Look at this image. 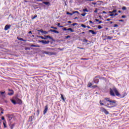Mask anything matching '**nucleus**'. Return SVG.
I'll list each match as a JSON object with an SVG mask.
<instances>
[{"mask_svg": "<svg viewBox=\"0 0 129 129\" xmlns=\"http://www.w3.org/2000/svg\"><path fill=\"white\" fill-rule=\"evenodd\" d=\"M25 50L26 51L28 50H31V48L30 47H25Z\"/></svg>", "mask_w": 129, "mask_h": 129, "instance_id": "obj_39", "label": "nucleus"}, {"mask_svg": "<svg viewBox=\"0 0 129 129\" xmlns=\"http://www.w3.org/2000/svg\"><path fill=\"white\" fill-rule=\"evenodd\" d=\"M94 82L95 83H98V82H99V80L98 79H97V78H96V77H95V78L94 79Z\"/></svg>", "mask_w": 129, "mask_h": 129, "instance_id": "obj_17", "label": "nucleus"}, {"mask_svg": "<svg viewBox=\"0 0 129 129\" xmlns=\"http://www.w3.org/2000/svg\"><path fill=\"white\" fill-rule=\"evenodd\" d=\"M49 32H52L53 33H55L56 34H59V31L55 30L50 29Z\"/></svg>", "mask_w": 129, "mask_h": 129, "instance_id": "obj_16", "label": "nucleus"}, {"mask_svg": "<svg viewBox=\"0 0 129 129\" xmlns=\"http://www.w3.org/2000/svg\"><path fill=\"white\" fill-rule=\"evenodd\" d=\"M73 14H79V12L78 11H74L73 12Z\"/></svg>", "mask_w": 129, "mask_h": 129, "instance_id": "obj_35", "label": "nucleus"}, {"mask_svg": "<svg viewBox=\"0 0 129 129\" xmlns=\"http://www.w3.org/2000/svg\"><path fill=\"white\" fill-rule=\"evenodd\" d=\"M105 100H106V101H108V102H110L112 100H110L109 98H105Z\"/></svg>", "mask_w": 129, "mask_h": 129, "instance_id": "obj_26", "label": "nucleus"}, {"mask_svg": "<svg viewBox=\"0 0 129 129\" xmlns=\"http://www.w3.org/2000/svg\"><path fill=\"white\" fill-rule=\"evenodd\" d=\"M118 22H124V21L122 19H120L118 20Z\"/></svg>", "mask_w": 129, "mask_h": 129, "instance_id": "obj_53", "label": "nucleus"}, {"mask_svg": "<svg viewBox=\"0 0 129 129\" xmlns=\"http://www.w3.org/2000/svg\"><path fill=\"white\" fill-rule=\"evenodd\" d=\"M81 27H82L83 28H87L86 25H84V24H81Z\"/></svg>", "mask_w": 129, "mask_h": 129, "instance_id": "obj_33", "label": "nucleus"}, {"mask_svg": "<svg viewBox=\"0 0 129 129\" xmlns=\"http://www.w3.org/2000/svg\"><path fill=\"white\" fill-rule=\"evenodd\" d=\"M71 36H70V35H68L66 37V39H68V38H70Z\"/></svg>", "mask_w": 129, "mask_h": 129, "instance_id": "obj_52", "label": "nucleus"}, {"mask_svg": "<svg viewBox=\"0 0 129 129\" xmlns=\"http://www.w3.org/2000/svg\"><path fill=\"white\" fill-rule=\"evenodd\" d=\"M37 15H35L34 17L32 18V20H34V19H36V18H37Z\"/></svg>", "mask_w": 129, "mask_h": 129, "instance_id": "obj_37", "label": "nucleus"}, {"mask_svg": "<svg viewBox=\"0 0 129 129\" xmlns=\"http://www.w3.org/2000/svg\"><path fill=\"white\" fill-rule=\"evenodd\" d=\"M42 4H44V5H46V6H48L49 7V6H51V4H50V2H43Z\"/></svg>", "mask_w": 129, "mask_h": 129, "instance_id": "obj_15", "label": "nucleus"}, {"mask_svg": "<svg viewBox=\"0 0 129 129\" xmlns=\"http://www.w3.org/2000/svg\"><path fill=\"white\" fill-rule=\"evenodd\" d=\"M127 95V94H126V93L124 92V93H123L122 94H120V96L119 97H120V98H123L125 96H126Z\"/></svg>", "mask_w": 129, "mask_h": 129, "instance_id": "obj_11", "label": "nucleus"}, {"mask_svg": "<svg viewBox=\"0 0 129 129\" xmlns=\"http://www.w3.org/2000/svg\"><path fill=\"white\" fill-rule=\"evenodd\" d=\"M68 23H69V24H71V23H72V22L69 21H68Z\"/></svg>", "mask_w": 129, "mask_h": 129, "instance_id": "obj_64", "label": "nucleus"}, {"mask_svg": "<svg viewBox=\"0 0 129 129\" xmlns=\"http://www.w3.org/2000/svg\"><path fill=\"white\" fill-rule=\"evenodd\" d=\"M67 15H70V16H73L74 14H73V13H70V12H67Z\"/></svg>", "mask_w": 129, "mask_h": 129, "instance_id": "obj_27", "label": "nucleus"}, {"mask_svg": "<svg viewBox=\"0 0 129 129\" xmlns=\"http://www.w3.org/2000/svg\"><path fill=\"white\" fill-rule=\"evenodd\" d=\"M112 12V13L113 14V13H116V12H117V11L116 10H114Z\"/></svg>", "mask_w": 129, "mask_h": 129, "instance_id": "obj_48", "label": "nucleus"}, {"mask_svg": "<svg viewBox=\"0 0 129 129\" xmlns=\"http://www.w3.org/2000/svg\"><path fill=\"white\" fill-rule=\"evenodd\" d=\"M9 91H11L12 92L11 93H8V95H14V90H13L12 89H8Z\"/></svg>", "mask_w": 129, "mask_h": 129, "instance_id": "obj_14", "label": "nucleus"}, {"mask_svg": "<svg viewBox=\"0 0 129 129\" xmlns=\"http://www.w3.org/2000/svg\"><path fill=\"white\" fill-rule=\"evenodd\" d=\"M0 110H2V111H4V110L3 108H0Z\"/></svg>", "mask_w": 129, "mask_h": 129, "instance_id": "obj_62", "label": "nucleus"}, {"mask_svg": "<svg viewBox=\"0 0 129 129\" xmlns=\"http://www.w3.org/2000/svg\"><path fill=\"white\" fill-rule=\"evenodd\" d=\"M122 10H123V11H125V10H126V7H123L122 8Z\"/></svg>", "mask_w": 129, "mask_h": 129, "instance_id": "obj_41", "label": "nucleus"}, {"mask_svg": "<svg viewBox=\"0 0 129 129\" xmlns=\"http://www.w3.org/2000/svg\"><path fill=\"white\" fill-rule=\"evenodd\" d=\"M108 14H113L112 11H109L108 12Z\"/></svg>", "mask_w": 129, "mask_h": 129, "instance_id": "obj_58", "label": "nucleus"}, {"mask_svg": "<svg viewBox=\"0 0 129 129\" xmlns=\"http://www.w3.org/2000/svg\"><path fill=\"white\" fill-rule=\"evenodd\" d=\"M95 21H96V22H99V20L97 19H96Z\"/></svg>", "mask_w": 129, "mask_h": 129, "instance_id": "obj_61", "label": "nucleus"}, {"mask_svg": "<svg viewBox=\"0 0 129 129\" xmlns=\"http://www.w3.org/2000/svg\"><path fill=\"white\" fill-rule=\"evenodd\" d=\"M81 16H82L83 17H85L86 15V13H84L83 14H81Z\"/></svg>", "mask_w": 129, "mask_h": 129, "instance_id": "obj_38", "label": "nucleus"}, {"mask_svg": "<svg viewBox=\"0 0 129 129\" xmlns=\"http://www.w3.org/2000/svg\"><path fill=\"white\" fill-rule=\"evenodd\" d=\"M2 120H5V117L2 116Z\"/></svg>", "mask_w": 129, "mask_h": 129, "instance_id": "obj_57", "label": "nucleus"}, {"mask_svg": "<svg viewBox=\"0 0 129 129\" xmlns=\"http://www.w3.org/2000/svg\"><path fill=\"white\" fill-rule=\"evenodd\" d=\"M122 19H124L125 18H126V16L125 15H122L121 16Z\"/></svg>", "mask_w": 129, "mask_h": 129, "instance_id": "obj_45", "label": "nucleus"}, {"mask_svg": "<svg viewBox=\"0 0 129 129\" xmlns=\"http://www.w3.org/2000/svg\"><path fill=\"white\" fill-rule=\"evenodd\" d=\"M37 5H39V6H43V4H42V3H37Z\"/></svg>", "mask_w": 129, "mask_h": 129, "instance_id": "obj_51", "label": "nucleus"}, {"mask_svg": "<svg viewBox=\"0 0 129 129\" xmlns=\"http://www.w3.org/2000/svg\"><path fill=\"white\" fill-rule=\"evenodd\" d=\"M46 50H50V51H51V50H55V48H51L50 47H47Z\"/></svg>", "mask_w": 129, "mask_h": 129, "instance_id": "obj_30", "label": "nucleus"}, {"mask_svg": "<svg viewBox=\"0 0 129 129\" xmlns=\"http://www.w3.org/2000/svg\"><path fill=\"white\" fill-rule=\"evenodd\" d=\"M47 111H48V105H46L45 107V109L43 111V114H46V113H47Z\"/></svg>", "mask_w": 129, "mask_h": 129, "instance_id": "obj_10", "label": "nucleus"}, {"mask_svg": "<svg viewBox=\"0 0 129 129\" xmlns=\"http://www.w3.org/2000/svg\"><path fill=\"white\" fill-rule=\"evenodd\" d=\"M106 21H111V19H107Z\"/></svg>", "mask_w": 129, "mask_h": 129, "instance_id": "obj_59", "label": "nucleus"}, {"mask_svg": "<svg viewBox=\"0 0 129 129\" xmlns=\"http://www.w3.org/2000/svg\"><path fill=\"white\" fill-rule=\"evenodd\" d=\"M7 116H8L10 121H11V120H12V119H13V115L8 114Z\"/></svg>", "mask_w": 129, "mask_h": 129, "instance_id": "obj_13", "label": "nucleus"}, {"mask_svg": "<svg viewBox=\"0 0 129 129\" xmlns=\"http://www.w3.org/2000/svg\"><path fill=\"white\" fill-rule=\"evenodd\" d=\"M77 25H78V24L75 23L72 24V26H77Z\"/></svg>", "mask_w": 129, "mask_h": 129, "instance_id": "obj_42", "label": "nucleus"}, {"mask_svg": "<svg viewBox=\"0 0 129 129\" xmlns=\"http://www.w3.org/2000/svg\"><path fill=\"white\" fill-rule=\"evenodd\" d=\"M101 23H102V21H99L97 24L99 25V24H101Z\"/></svg>", "mask_w": 129, "mask_h": 129, "instance_id": "obj_46", "label": "nucleus"}, {"mask_svg": "<svg viewBox=\"0 0 129 129\" xmlns=\"http://www.w3.org/2000/svg\"><path fill=\"white\" fill-rule=\"evenodd\" d=\"M89 33H91L92 34V35H96V32H94V31H93L92 30H89Z\"/></svg>", "mask_w": 129, "mask_h": 129, "instance_id": "obj_19", "label": "nucleus"}, {"mask_svg": "<svg viewBox=\"0 0 129 129\" xmlns=\"http://www.w3.org/2000/svg\"><path fill=\"white\" fill-rule=\"evenodd\" d=\"M37 38H41L42 40H44V37L42 36H37Z\"/></svg>", "mask_w": 129, "mask_h": 129, "instance_id": "obj_34", "label": "nucleus"}, {"mask_svg": "<svg viewBox=\"0 0 129 129\" xmlns=\"http://www.w3.org/2000/svg\"><path fill=\"white\" fill-rule=\"evenodd\" d=\"M114 27H118V25H117V24H114Z\"/></svg>", "mask_w": 129, "mask_h": 129, "instance_id": "obj_54", "label": "nucleus"}, {"mask_svg": "<svg viewBox=\"0 0 129 129\" xmlns=\"http://www.w3.org/2000/svg\"><path fill=\"white\" fill-rule=\"evenodd\" d=\"M96 78H99L100 79H102V80H105V78L101 77L100 76H96Z\"/></svg>", "mask_w": 129, "mask_h": 129, "instance_id": "obj_20", "label": "nucleus"}, {"mask_svg": "<svg viewBox=\"0 0 129 129\" xmlns=\"http://www.w3.org/2000/svg\"><path fill=\"white\" fill-rule=\"evenodd\" d=\"M102 112H104L105 114H109V112H108V111L106 110V109L101 107L100 108Z\"/></svg>", "mask_w": 129, "mask_h": 129, "instance_id": "obj_5", "label": "nucleus"}, {"mask_svg": "<svg viewBox=\"0 0 129 129\" xmlns=\"http://www.w3.org/2000/svg\"><path fill=\"white\" fill-rule=\"evenodd\" d=\"M93 87L94 88H96L98 87V86H97V85H94V86H93Z\"/></svg>", "mask_w": 129, "mask_h": 129, "instance_id": "obj_56", "label": "nucleus"}, {"mask_svg": "<svg viewBox=\"0 0 129 129\" xmlns=\"http://www.w3.org/2000/svg\"><path fill=\"white\" fill-rule=\"evenodd\" d=\"M62 30L63 31H66L67 32V31H70V32H74V30L72 29V28H69L68 29L66 28V27H63L62 28Z\"/></svg>", "mask_w": 129, "mask_h": 129, "instance_id": "obj_6", "label": "nucleus"}, {"mask_svg": "<svg viewBox=\"0 0 129 129\" xmlns=\"http://www.w3.org/2000/svg\"><path fill=\"white\" fill-rule=\"evenodd\" d=\"M0 93L1 94V95L3 97H6V95H5V94L6 93V91L4 92H0Z\"/></svg>", "mask_w": 129, "mask_h": 129, "instance_id": "obj_22", "label": "nucleus"}, {"mask_svg": "<svg viewBox=\"0 0 129 129\" xmlns=\"http://www.w3.org/2000/svg\"><path fill=\"white\" fill-rule=\"evenodd\" d=\"M78 49H81V50H84V48H83V47H78Z\"/></svg>", "mask_w": 129, "mask_h": 129, "instance_id": "obj_47", "label": "nucleus"}, {"mask_svg": "<svg viewBox=\"0 0 129 129\" xmlns=\"http://www.w3.org/2000/svg\"><path fill=\"white\" fill-rule=\"evenodd\" d=\"M9 29H11V25L7 24L5 26L4 30L5 31H8Z\"/></svg>", "mask_w": 129, "mask_h": 129, "instance_id": "obj_9", "label": "nucleus"}, {"mask_svg": "<svg viewBox=\"0 0 129 129\" xmlns=\"http://www.w3.org/2000/svg\"><path fill=\"white\" fill-rule=\"evenodd\" d=\"M37 31L38 32H41V34H42V35H47V34H48V32L44 31L43 30V29L37 30Z\"/></svg>", "mask_w": 129, "mask_h": 129, "instance_id": "obj_7", "label": "nucleus"}, {"mask_svg": "<svg viewBox=\"0 0 129 129\" xmlns=\"http://www.w3.org/2000/svg\"><path fill=\"white\" fill-rule=\"evenodd\" d=\"M83 12H87V13H88L89 11L87 10V9H83Z\"/></svg>", "mask_w": 129, "mask_h": 129, "instance_id": "obj_36", "label": "nucleus"}, {"mask_svg": "<svg viewBox=\"0 0 129 129\" xmlns=\"http://www.w3.org/2000/svg\"><path fill=\"white\" fill-rule=\"evenodd\" d=\"M3 125H4V128L8 127V126H7V121H6V120H5L3 121Z\"/></svg>", "mask_w": 129, "mask_h": 129, "instance_id": "obj_21", "label": "nucleus"}, {"mask_svg": "<svg viewBox=\"0 0 129 129\" xmlns=\"http://www.w3.org/2000/svg\"><path fill=\"white\" fill-rule=\"evenodd\" d=\"M39 43H42V44H49L50 41L48 40H39Z\"/></svg>", "mask_w": 129, "mask_h": 129, "instance_id": "obj_8", "label": "nucleus"}, {"mask_svg": "<svg viewBox=\"0 0 129 129\" xmlns=\"http://www.w3.org/2000/svg\"><path fill=\"white\" fill-rule=\"evenodd\" d=\"M16 102L18 104H22V100H21V99H20L19 98H17L16 99Z\"/></svg>", "mask_w": 129, "mask_h": 129, "instance_id": "obj_12", "label": "nucleus"}, {"mask_svg": "<svg viewBox=\"0 0 129 129\" xmlns=\"http://www.w3.org/2000/svg\"><path fill=\"white\" fill-rule=\"evenodd\" d=\"M15 125H16V123H14L12 124H11V125L10 126V127L11 129L14 128V127H15Z\"/></svg>", "mask_w": 129, "mask_h": 129, "instance_id": "obj_25", "label": "nucleus"}, {"mask_svg": "<svg viewBox=\"0 0 129 129\" xmlns=\"http://www.w3.org/2000/svg\"><path fill=\"white\" fill-rule=\"evenodd\" d=\"M114 92L115 94H114ZM110 95L111 96H115V95L119 97L120 96V94L118 92V91H117V89L115 87H113L112 89L110 88Z\"/></svg>", "mask_w": 129, "mask_h": 129, "instance_id": "obj_1", "label": "nucleus"}, {"mask_svg": "<svg viewBox=\"0 0 129 129\" xmlns=\"http://www.w3.org/2000/svg\"><path fill=\"white\" fill-rule=\"evenodd\" d=\"M89 22L90 23V24H94L93 22H92L91 20H89Z\"/></svg>", "mask_w": 129, "mask_h": 129, "instance_id": "obj_55", "label": "nucleus"}, {"mask_svg": "<svg viewBox=\"0 0 129 129\" xmlns=\"http://www.w3.org/2000/svg\"><path fill=\"white\" fill-rule=\"evenodd\" d=\"M37 115H39V113H40V110L38 109L37 110Z\"/></svg>", "mask_w": 129, "mask_h": 129, "instance_id": "obj_43", "label": "nucleus"}, {"mask_svg": "<svg viewBox=\"0 0 129 129\" xmlns=\"http://www.w3.org/2000/svg\"><path fill=\"white\" fill-rule=\"evenodd\" d=\"M83 42H85L86 43H87V42H88V40L87 39H84Z\"/></svg>", "mask_w": 129, "mask_h": 129, "instance_id": "obj_49", "label": "nucleus"}, {"mask_svg": "<svg viewBox=\"0 0 129 129\" xmlns=\"http://www.w3.org/2000/svg\"><path fill=\"white\" fill-rule=\"evenodd\" d=\"M17 39L19 41H23V42H27V40H26L22 38H20V37H19V36L17 37Z\"/></svg>", "mask_w": 129, "mask_h": 129, "instance_id": "obj_18", "label": "nucleus"}, {"mask_svg": "<svg viewBox=\"0 0 129 129\" xmlns=\"http://www.w3.org/2000/svg\"><path fill=\"white\" fill-rule=\"evenodd\" d=\"M92 84L90 83V84L88 85V87H91Z\"/></svg>", "mask_w": 129, "mask_h": 129, "instance_id": "obj_50", "label": "nucleus"}, {"mask_svg": "<svg viewBox=\"0 0 129 129\" xmlns=\"http://www.w3.org/2000/svg\"><path fill=\"white\" fill-rule=\"evenodd\" d=\"M98 29H102V27L100 25H98V27H97Z\"/></svg>", "mask_w": 129, "mask_h": 129, "instance_id": "obj_40", "label": "nucleus"}, {"mask_svg": "<svg viewBox=\"0 0 129 129\" xmlns=\"http://www.w3.org/2000/svg\"><path fill=\"white\" fill-rule=\"evenodd\" d=\"M44 37H44L43 40H48V39L51 40L52 42H55V39H54L52 37L50 36L49 35H44Z\"/></svg>", "mask_w": 129, "mask_h": 129, "instance_id": "obj_4", "label": "nucleus"}, {"mask_svg": "<svg viewBox=\"0 0 129 129\" xmlns=\"http://www.w3.org/2000/svg\"><path fill=\"white\" fill-rule=\"evenodd\" d=\"M60 95H61V99H62L63 101H65V99L64 98V96H63V95H62V94H61Z\"/></svg>", "mask_w": 129, "mask_h": 129, "instance_id": "obj_28", "label": "nucleus"}, {"mask_svg": "<svg viewBox=\"0 0 129 129\" xmlns=\"http://www.w3.org/2000/svg\"><path fill=\"white\" fill-rule=\"evenodd\" d=\"M43 54H46V55H49V56H52V55H56V52H49L43 51L42 52Z\"/></svg>", "mask_w": 129, "mask_h": 129, "instance_id": "obj_3", "label": "nucleus"}, {"mask_svg": "<svg viewBox=\"0 0 129 129\" xmlns=\"http://www.w3.org/2000/svg\"><path fill=\"white\" fill-rule=\"evenodd\" d=\"M109 16L110 17H113V16H114V14H113V13L110 14H109Z\"/></svg>", "mask_w": 129, "mask_h": 129, "instance_id": "obj_44", "label": "nucleus"}, {"mask_svg": "<svg viewBox=\"0 0 129 129\" xmlns=\"http://www.w3.org/2000/svg\"><path fill=\"white\" fill-rule=\"evenodd\" d=\"M116 100H111L110 101V106L109 107V108H112V107H115V106H117V104H116Z\"/></svg>", "mask_w": 129, "mask_h": 129, "instance_id": "obj_2", "label": "nucleus"}, {"mask_svg": "<svg viewBox=\"0 0 129 129\" xmlns=\"http://www.w3.org/2000/svg\"><path fill=\"white\" fill-rule=\"evenodd\" d=\"M107 40H111L112 39V37H111L110 36H108L107 37Z\"/></svg>", "mask_w": 129, "mask_h": 129, "instance_id": "obj_31", "label": "nucleus"}, {"mask_svg": "<svg viewBox=\"0 0 129 129\" xmlns=\"http://www.w3.org/2000/svg\"><path fill=\"white\" fill-rule=\"evenodd\" d=\"M11 102H12V103H13V104H17V100H16L12 99L11 100Z\"/></svg>", "mask_w": 129, "mask_h": 129, "instance_id": "obj_24", "label": "nucleus"}, {"mask_svg": "<svg viewBox=\"0 0 129 129\" xmlns=\"http://www.w3.org/2000/svg\"><path fill=\"white\" fill-rule=\"evenodd\" d=\"M92 5H94V6H95V5H96V3H94V2H92Z\"/></svg>", "mask_w": 129, "mask_h": 129, "instance_id": "obj_60", "label": "nucleus"}, {"mask_svg": "<svg viewBox=\"0 0 129 129\" xmlns=\"http://www.w3.org/2000/svg\"><path fill=\"white\" fill-rule=\"evenodd\" d=\"M30 47H37L38 48H39L40 45H35V44H31V45H30Z\"/></svg>", "mask_w": 129, "mask_h": 129, "instance_id": "obj_23", "label": "nucleus"}, {"mask_svg": "<svg viewBox=\"0 0 129 129\" xmlns=\"http://www.w3.org/2000/svg\"><path fill=\"white\" fill-rule=\"evenodd\" d=\"M51 29H54V30H57L58 28L53 26L50 27Z\"/></svg>", "mask_w": 129, "mask_h": 129, "instance_id": "obj_32", "label": "nucleus"}, {"mask_svg": "<svg viewBox=\"0 0 129 129\" xmlns=\"http://www.w3.org/2000/svg\"><path fill=\"white\" fill-rule=\"evenodd\" d=\"M60 25V23H57V26H58V27H59Z\"/></svg>", "mask_w": 129, "mask_h": 129, "instance_id": "obj_63", "label": "nucleus"}, {"mask_svg": "<svg viewBox=\"0 0 129 129\" xmlns=\"http://www.w3.org/2000/svg\"><path fill=\"white\" fill-rule=\"evenodd\" d=\"M105 106H107V107H108L109 108V106H110V103H107L106 105H105Z\"/></svg>", "mask_w": 129, "mask_h": 129, "instance_id": "obj_29", "label": "nucleus"}]
</instances>
